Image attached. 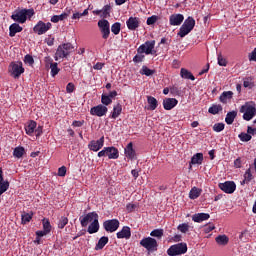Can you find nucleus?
Segmentation results:
<instances>
[{"label": "nucleus", "mask_w": 256, "mask_h": 256, "mask_svg": "<svg viewBox=\"0 0 256 256\" xmlns=\"http://www.w3.org/2000/svg\"><path fill=\"white\" fill-rule=\"evenodd\" d=\"M33 15H35V10L33 8L15 10L11 15V19H13L15 23L23 24L27 22V19H31Z\"/></svg>", "instance_id": "nucleus-1"}, {"label": "nucleus", "mask_w": 256, "mask_h": 256, "mask_svg": "<svg viewBox=\"0 0 256 256\" xmlns=\"http://www.w3.org/2000/svg\"><path fill=\"white\" fill-rule=\"evenodd\" d=\"M240 113L243 114L244 121H251L256 115V106L254 102H246L240 107Z\"/></svg>", "instance_id": "nucleus-2"}, {"label": "nucleus", "mask_w": 256, "mask_h": 256, "mask_svg": "<svg viewBox=\"0 0 256 256\" xmlns=\"http://www.w3.org/2000/svg\"><path fill=\"white\" fill-rule=\"evenodd\" d=\"M140 246L146 249L148 253H155V251L159 249V243L157 242V239L149 236L140 240Z\"/></svg>", "instance_id": "nucleus-3"}, {"label": "nucleus", "mask_w": 256, "mask_h": 256, "mask_svg": "<svg viewBox=\"0 0 256 256\" xmlns=\"http://www.w3.org/2000/svg\"><path fill=\"white\" fill-rule=\"evenodd\" d=\"M9 73L14 79H19L23 73H25V68L23 67V62L15 61L11 62L9 65Z\"/></svg>", "instance_id": "nucleus-4"}, {"label": "nucleus", "mask_w": 256, "mask_h": 256, "mask_svg": "<svg viewBox=\"0 0 256 256\" xmlns=\"http://www.w3.org/2000/svg\"><path fill=\"white\" fill-rule=\"evenodd\" d=\"M185 253H187V243L185 242L174 244L167 250L169 256L185 255Z\"/></svg>", "instance_id": "nucleus-5"}, {"label": "nucleus", "mask_w": 256, "mask_h": 256, "mask_svg": "<svg viewBox=\"0 0 256 256\" xmlns=\"http://www.w3.org/2000/svg\"><path fill=\"white\" fill-rule=\"evenodd\" d=\"M155 40L146 41L137 48V53H142L145 55H153L155 53Z\"/></svg>", "instance_id": "nucleus-6"}, {"label": "nucleus", "mask_w": 256, "mask_h": 256, "mask_svg": "<svg viewBox=\"0 0 256 256\" xmlns=\"http://www.w3.org/2000/svg\"><path fill=\"white\" fill-rule=\"evenodd\" d=\"M98 27L102 34V39H105V40L109 39V36L111 35V25L109 24V20L107 19L99 20Z\"/></svg>", "instance_id": "nucleus-7"}, {"label": "nucleus", "mask_w": 256, "mask_h": 256, "mask_svg": "<svg viewBox=\"0 0 256 256\" xmlns=\"http://www.w3.org/2000/svg\"><path fill=\"white\" fill-rule=\"evenodd\" d=\"M120 225L121 223L117 219L105 220L103 222V228L107 233H115Z\"/></svg>", "instance_id": "nucleus-8"}, {"label": "nucleus", "mask_w": 256, "mask_h": 256, "mask_svg": "<svg viewBox=\"0 0 256 256\" xmlns=\"http://www.w3.org/2000/svg\"><path fill=\"white\" fill-rule=\"evenodd\" d=\"M51 27H53V24H51L50 22L45 23L40 20L34 26L33 31L37 35H45V33H47V31H49V29H51Z\"/></svg>", "instance_id": "nucleus-9"}, {"label": "nucleus", "mask_w": 256, "mask_h": 256, "mask_svg": "<svg viewBox=\"0 0 256 256\" xmlns=\"http://www.w3.org/2000/svg\"><path fill=\"white\" fill-rule=\"evenodd\" d=\"M218 187L224 193L231 195V194L235 193V190L237 189V184H235L233 181H226L224 183H220L218 185Z\"/></svg>", "instance_id": "nucleus-10"}, {"label": "nucleus", "mask_w": 256, "mask_h": 256, "mask_svg": "<svg viewBox=\"0 0 256 256\" xmlns=\"http://www.w3.org/2000/svg\"><path fill=\"white\" fill-rule=\"evenodd\" d=\"M107 111H109L107 106L99 104L90 109V115H93L95 117H105V115H107Z\"/></svg>", "instance_id": "nucleus-11"}, {"label": "nucleus", "mask_w": 256, "mask_h": 256, "mask_svg": "<svg viewBox=\"0 0 256 256\" xmlns=\"http://www.w3.org/2000/svg\"><path fill=\"white\" fill-rule=\"evenodd\" d=\"M105 145V136H102L98 140H91L88 144V149L90 151H94L97 153V151H100V149H103V146Z\"/></svg>", "instance_id": "nucleus-12"}, {"label": "nucleus", "mask_w": 256, "mask_h": 256, "mask_svg": "<svg viewBox=\"0 0 256 256\" xmlns=\"http://www.w3.org/2000/svg\"><path fill=\"white\" fill-rule=\"evenodd\" d=\"M95 219H99L97 212H89L84 217H80V224L82 227H87L89 223L94 222Z\"/></svg>", "instance_id": "nucleus-13"}, {"label": "nucleus", "mask_w": 256, "mask_h": 256, "mask_svg": "<svg viewBox=\"0 0 256 256\" xmlns=\"http://www.w3.org/2000/svg\"><path fill=\"white\" fill-rule=\"evenodd\" d=\"M129 31H137L141 27V19L139 17H129L126 21Z\"/></svg>", "instance_id": "nucleus-14"}, {"label": "nucleus", "mask_w": 256, "mask_h": 256, "mask_svg": "<svg viewBox=\"0 0 256 256\" xmlns=\"http://www.w3.org/2000/svg\"><path fill=\"white\" fill-rule=\"evenodd\" d=\"M179 101L176 98H165L163 100V107L165 111H171L174 107H177Z\"/></svg>", "instance_id": "nucleus-15"}, {"label": "nucleus", "mask_w": 256, "mask_h": 256, "mask_svg": "<svg viewBox=\"0 0 256 256\" xmlns=\"http://www.w3.org/2000/svg\"><path fill=\"white\" fill-rule=\"evenodd\" d=\"M117 239H131V228L123 226L122 229L116 233Z\"/></svg>", "instance_id": "nucleus-16"}, {"label": "nucleus", "mask_w": 256, "mask_h": 256, "mask_svg": "<svg viewBox=\"0 0 256 256\" xmlns=\"http://www.w3.org/2000/svg\"><path fill=\"white\" fill-rule=\"evenodd\" d=\"M185 21V16L183 14H172L169 18L170 25L179 26Z\"/></svg>", "instance_id": "nucleus-17"}, {"label": "nucleus", "mask_w": 256, "mask_h": 256, "mask_svg": "<svg viewBox=\"0 0 256 256\" xmlns=\"http://www.w3.org/2000/svg\"><path fill=\"white\" fill-rule=\"evenodd\" d=\"M24 129L26 131V135L33 137V134L35 133V129H37V122L35 120L28 121L25 124Z\"/></svg>", "instance_id": "nucleus-18"}, {"label": "nucleus", "mask_w": 256, "mask_h": 256, "mask_svg": "<svg viewBox=\"0 0 256 256\" xmlns=\"http://www.w3.org/2000/svg\"><path fill=\"white\" fill-rule=\"evenodd\" d=\"M193 165H203V153H196L192 156L189 169H191Z\"/></svg>", "instance_id": "nucleus-19"}, {"label": "nucleus", "mask_w": 256, "mask_h": 256, "mask_svg": "<svg viewBox=\"0 0 256 256\" xmlns=\"http://www.w3.org/2000/svg\"><path fill=\"white\" fill-rule=\"evenodd\" d=\"M211 215L209 213H197L192 216L194 223H203V221L209 220Z\"/></svg>", "instance_id": "nucleus-20"}, {"label": "nucleus", "mask_w": 256, "mask_h": 256, "mask_svg": "<svg viewBox=\"0 0 256 256\" xmlns=\"http://www.w3.org/2000/svg\"><path fill=\"white\" fill-rule=\"evenodd\" d=\"M124 153L125 156L127 157V159H130L131 161H133V159H135V149H133V142H130L126 148L124 149Z\"/></svg>", "instance_id": "nucleus-21"}, {"label": "nucleus", "mask_w": 256, "mask_h": 256, "mask_svg": "<svg viewBox=\"0 0 256 256\" xmlns=\"http://www.w3.org/2000/svg\"><path fill=\"white\" fill-rule=\"evenodd\" d=\"M23 31V27L19 25V23H13L9 26V37H15L17 33H21Z\"/></svg>", "instance_id": "nucleus-22"}, {"label": "nucleus", "mask_w": 256, "mask_h": 256, "mask_svg": "<svg viewBox=\"0 0 256 256\" xmlns=\"http://www.w3.org/2000/svg\"><path fill=\"white\" fill-rule=\"evenodd\" d=\"M106 157H108V159H119V149L113 146L108 147Z\"/></svg>", "instance_id": "nucleus-23"}, {"label": "nucleus", "mask_w": 256, "mask_h": 256, "mask_svg": "<svg viewBox=\"0 0 256 256\" xmlns=\"http://www.w3.org/2000/svg\"><path fill=\"white\" fill-rule=\"evenodd\" d=\"M231 99H233V91H224L219 97L220 103L224 105H227Z\"/></svg>", "instance_id": "nucleus-24"}, {"label": "nucleus", "mask_w": 256, "mask_h": 256, "mask_svg": "<svg viewBox=\"0 0 256 256\" xmlns=\"http://www.w3.org/2000/svg\"><path fill=\"white\" fill-rule=\"evenodd\" d=\"M122 112H123V106L120 103H118L113 106V110L109 115V117L110 119H117V117H119V115H121Z\"/></svg>", "instance_id": "nucleus-25"}, {"label": "nucleus", "mask_w": 256, "mask_h": 256, "mask_svg": "<svg viewBox=\"0 0 256 256\" xmlns=\"http://www.w3.org/2000/svg\"><path fill=\"white\" fill-rule=\"evenodd\" d=\"M69 54L67 52V50H65L61 45L58 46L54 59L55 61H59V59H65V57H67Z\"/></svg>", "instance_id": "nucleus-26"}, {"label": "nucleus", "mask_w": 256, "mask_h": 256, "mask_svg": "<svg viewBox=\"0 0 256 256\" xmlns=\"http://www.w3.org/2000/svg\"><path fill=\"white\" fill-rule=\"evenodd\" d=\"M99 219H95L94 221L91 222V224L88 226L87 232L90 235H93V233H98L99 232Z\"/></svg>", "instance_id": "nucleus-27"}, {"label": "nucleus", "mask_w": 256, "mask_h": 256, "mask_svg": "<svg viewBox=\"0 0 256 256\" xmlns=\"http://www.w3.org/2000/svg\"><path fill=\"white\" fill-rule=\"evenodd\" d=\"M109 243V237L107 236H102L99 240L98 243L95 246V251H101L104 249L105 245Z\"/></svg>", "instance_id": "nucleus-28"}, {"label": "nucleus", "mask_w": 256, "mask_h": 256, "mask_svg": "<svg viewBox=\"0 0 256 256\" xmlns=\"http://www.w3.org/2000/svg\"><path fill=\"white\" fill-rule=\"evenodd\" d=\"M183 27H186V29H190V31H193L195 29V18L189 16L184 23L182 24Z\"/></svg>", "instance_id": "nucleus-29"}, {"label": "nucleus", "mask_w": 256, "mask_h": 256, "mask_svg": "<svg viewBox=\"0 0 256 256\" xmlns=\"http://www.w3.org/2000/svg\"><path fill=\"white\" fill-rule=\"evenodd\" d=\"M147 101L149 104V111H155V109H157V107L159 106V102H157V99L153 96H148Z\"/></svg>", "instance_id": "nucleus-30"}, {"label": "nucleus", "mask_w": 256, "mask_h": 256, "mask_svg": "<svg viewBox=\"0 0 256 256\" xmlns=\"http://www.w3.org/2000/svg\"><path fill=\"white\" fill-rule=\"evenodd\" d=\"M201 193H203V190L201 188L193 187L189 192L190 199H198V197H201Z\"/></svg>", "instance_id": "nucleus-31"}, {"label": "nucleus", "mask_w": 256, "mask_h": 256, "mask_svg": "<svg viewBox=\"0 0 256 256\" xmlns=\"http://www.w3.org/2000/svg\"><path fill=\"white\" fill-rule=\"evenodd\" d=\"M180 75L182 79H190V81H195V76H193V73L185 68H181Z\"/></svg>", "instance_id": "nucleus-32"}, {"label": "nucleus", "mask_w": 256, "mask_h": 256, "mask_svg": "<svg viewBox=\"0 0 256 256\" xmlns=\"http://www.w3.org/2000/svg\"><path fill=\"white\" fill-rule=\"evenodd\" d=\"M236 117L237 111L228 112L225 118V123H227V125H233V122L235 121Z\"/></svg>", "instance_id": "nucleus-33"}, {"label": "nucleus", "mask_w": 256, "mask_h": 256, "mask_svg": "<svg viewBox=\"0 0 256 256\" xmlns=\"http://www.w3.org/2000/svg\"><path fill=\"white\" fill-rule=\"evenodd\" d=\"M23 155H25V148L23 146H18L14 149L13 156L16 159H21V157H23Z\"/></svg>", "instance_id": "nucleus-34"}, {"label": "nucleus", "mask_w": 256, "mask_h": 256, "mask_svg": "<svg viewBox=\"0 0 256 256\" xmlns=\"http://www.w3.org/2000/svg\"><path fill=\"white\" fill-rule=\"evenodd\" d=\"M220 111H223L221 104H214L208 109V113H211V115H217Z\"/></svg>", "instance_id": "nucleus-35"}, {"label": "nucleus", "mask_w": 256, "mask_h": 256, "mask_svg": "<svg viewBox=\"0 0 256 256\" xmlns=\"http://www.w3.org/2000/svg\"><path fill=\"white\" fill-rule=\"evenodd\" d=\"M218 245H227L229 243V237L227 235H219L215 239Z\"/></svg>", "instance_id": "nucleus-36"}, {"label": "nucleus", "mask_w": 256, "mask_h": 256, "mask_svg": "<svg viewBox=\"0 0 256 256\" xmlns=\"http://www.w3.org/2000/svg\"><path fill=\"white\" fill-rule=\"evenodd\" d=\"M240 141H242V143H249V141H251V139H253V136H251L248 132H241L238 135Z\"/></svg>", "instance_id": "nucleus-37"}, {"label": "nucleus", "mask_w": 256, "mask_h": 256, "mask_svg": "<svg viewBox=\"0 0 256 256\" xmlns=\"http://www.w3.org/2000/svg\"><path fill=\"white\" fill-rule=\"evenodd\" d=\"M9 189V181L4 180L3 178L0 179V195H3Z\"/></svg>", "instance_id": "nucleus-38"}, {"label": "nucleus", "mask_w": 256, "mask_h": 256, "mask_svg": "<svg viewBox=\"0 0 256 256\" xmlns=\"http://www.w3.org/2000/svg\"><path fill=\"white\" fill-rule=\"evenodd\" d=\"M164 235L163 229H154L150 232V237H156V239H162Z\"/></svg>", "instance_id": "nucleus-39"}, {"label": "nucleus", "mask_w": 256, "mask_h": 256, "mask_svg": "<svg viewBox=\"0 0 256 256\" xmlns=\"http://www.w3.org/2000/svg\"><path fill=\"white\" fill-rule=\"evenodd\" d=\"M103 19H107L108 17H111V5H105L102 8V15Z\"/></svg>", "instance_id": "nucleus-40"}, {"label": "nucleus", "mask_w": 256, "mask_h": 256, "mask_svg": "<svg viewBox=\"0 0 256 256\" xmlns=\"http://www.w3.org/2000/svg\"><path fill=\"white\" fill-rule=\"evenodd\" d=\"M65 19H67V14H60L52 16L50 21L52 23H59V21H65Z\"/></svg>", "instance_id": "nucleus-41"}, {"label": "nucleus", "mask_w": 256, "mask_h": 256, "mask_svg": "<svg viewBox=\"0 0 256 256\" xmlns=\"http://www.w3.org/2000/svg\"><path fill=\"white\" fill-rule=\"evenodd\" d=\"M140 73L141 75H146V77H151V75H155V70H151L147 66H142Z\"/></svg>", "instance_id": "nucleus-42"}, {"label": "nucleus", "mask_w": 256, "mask_h": 256, "mask_svg": "<svg viewBox=\"0 0 256 256\" xmlns=\"http://www.w3.org/2000/svg\"><path fill=\"white\" fill-rule=\"evenodd\" d=\"M191 31L192 30H190L189 28H186L185 26H181L178 32V37H181L183 39V37H185L186 35H189Z\"/></svg>", "instance_id": "nucleus-43"}, {"label": "nucleus", "mask_w": 256, "mask_h": 256, "mask_svg": "<svg viewBox=\"0 0 256 256\" xmlns=\"http://www.w3.org/2000/svg\"><path fill=\"white\" fill-rule=\"evenodd\" d=\"M101 103H102V105H104V107H107V106L111 105V103H113V100H111V98H109V96H107V94H102L101 95Z\"/></svg>", "instance_id": "nucleus-44"}, {"label": "nucleus", "mask_w": 256, "mask_h": 256, "mask_svg": "<svg viewBox=\"0 0 256 256\" xmlns=\"http://www.w3.org/2000/svg\"><path fill=\"white\" fill-rule=\"evenodd\" d=\"M111 31L114 35H119V33H121V23L115 22L112 24Z\"/></svg>", "instance_id": "nucleus-45"}, {"label": "nucleus", "mask_w": 256, "mask_h": 256, "mask_svg": "<svg viewBox=\"0 0 256 256\" xmlns=\"http://www.w3.org/2000/svg\"><path fill=\"white\" fill-rule=\"evenodd\" d=\"M59 64H57V62H55L54 64H52V66H50L51 69V77H55L56 75H59V71H61V69H59L58 67Z\"/></svg>", "instance_id": "nucleus-46"}, {"label": "nucleus", "mask_w": 256, "mask_h": 256, "mask_svg": "<svg viewBox=\"0 0 256 256\" xmlns=\"http://www.w3.org/2000/svg\"><path fill=\"white\" fill-rule=\"evenodd\" d=\"M43 229L46 233H51V222H49V219L44 218L42 220Z\"/></svg>", "instance_id": "nucleus-47"}, {"label": "nucleus", "mask_w": 256, "mask_h": 256, "mask_svg": "<svg viewBox=\"0 0 256 256\" xmlns=\"http://www.w3.org/2000/svg\"><path fill=\"white\" fill-rule=\"evenodd\" d=\"M67 223H69V218H67V217H65V216H62V217L59 219L58 228H59V229H65V226L67 225Z\"/></svg>", "instance_id": "nucleus-48"}, {"label": "nucleus", "mask_w": 256, "mask_h": 256, "mask_svg": "<svg viewBox=\"0 0 256 256\" xmlns=\"http://www.w3.org/2000/svg\"><path fill=\"white\" fill-rule=\"evenodd\" d=\"M143 61H145V54L137 52V55H135L133 57V62L134 63H143Z\"/></svg>", "instance_id": "nucleus-49"}, {"label": "nucleus", "mask_w": 256, "mask_h": 256, "mask_svg": "<svg viewBox=\"0 0 256 256\" xmlns=\"http://www.w3.org/2000/svg\"><path fill=\"white\" fill-rule=\"evenodd\" d=\"M33 219V214L24 213L22 214V225H27Z\"/></svg>", "instance_id": "nucleus-50"}, {"label": "nucleus", "mask_w": 256, "mask_h": 256, "mask_svg": "<svg viewBox=\"0 0 256 256\" xmlns=\"http://www.w3.org/2000/svg\"><path fill=\"white\" fill-rule=\"evenodd\" d=\"M225 129V124L224 123H216L213 126V131L216 133H221Z\"/></svg>", "instance_id": "nucleus-51"}, {"label": "nucleus", "mask_w": 256, "mask_h": 256, "mask_svg": "<svg viewBox=\"0 0 256 256\" xmlns=\"http://www.w3.org/2000/svg\"><path fill=\"white\" fill-rule=\"evenodd\" d=\"M24 63L30 66L34 65L35 59H33V56H31L30 54H27L24 56Z\"/></svg>", "instance_id": "nucleus-52"}, {"label": "nucleus", "mask_w": 256, "mask_h": 256, "mask_svg": "<svg viewBox=\"0 0 256 256\" xmlns=\"http://www.w3.org/2000/svg\"><path fill=\"white\" fill-rule=\"evenodd\" d=\"M244 179L246 183H250V181H253V174L251 173V168L246 170L244 174Z\"/></svg>", "instance_id": "nucleus-53"}, {"label": "nucleus", "mask_w": 256, "mask_h": 256, "mask_svg": "<svg viewBox=\"0 0 256 256\" xmlns=\"http://www.w3.org/2000/svg\"><path fill=\"white\" fill-rule=\"evenodd\" d=\"M158 20H159V16L152 15V16L148 17L146 23H147V25H155V23H157Z\"/></svg>", "instance_id": "nucleus-54"}, {"label": "nucleus", "mask_w": 256, "mask_h": 256, "mask_svg": "<svg viewBox=\"0 0 256 256\" xmlns=\"http://www.w3.org/2000/svg\"><path fill=\"white\" fill-rule=\"evenodd\" d=\"M178 231H180L181 233H187V231H189V224L187 223H182L177 227Z\"/></svg>", "instance_id": "nucleus-55"}, {"label": "nucleus", "mask_w": 256, "mask_h": 256, "mask_svg": "<svg viewBox=\"0 0 256 256\" xmlns=\"http://www.w3.org/2000/svg\"><path fill=\"white\" fill-rule=\"evenodd\" d=\"M61 47H63L65 49V51L68 53V55H70V53L73 51L74 47L73 44L71 43H64L62 45H60Z\"/></svg>", "instance_id": "nucleus-56"}, {"label": "nucleus", "mask_w": 256, "mask_h": 256, "mask_svg": "<svg viewBox=\"0 0 256 256\" xmlns=\"http://www.w3.org/2000/svg\"><path fill=\"white\" fill-rule=\"evenodd\" d=\"M218 65L220 67H227V59L223 58L221 54L218 55Z\"/></svg>", "instance_id": "nucleus-57"}, {"label": "nucleus", "mask_w": 256, "mask_h": 256, "mask_svg": "<svg viewBox=\"0 0 256 256\" xmlns=\"http://www.w3.org/2000/svg\"><path fill=\"white\" fill-rule=\"evenodd\" d=\"M46 67H51L52 65H55L56 62H53V58L51 56H47L44 58Z\"/></svg>", "instance_id": "nucleus-58"}, {"label": "nucleus", "mask_w": 256, "mask_h": 256, "mask_svg": "<svg viewBox=\"0 0 256 256\" xmlns=\"http://www.w3.org/2000/svg\"><path fill=\"white\" fill-rule=\"evenodd\" d=\"M65 175H67V167L61 166L58 169V177H65Z\"/></svg>", "instance_id": "nucleus-59"}, {"label": "nucleus", "mask_w": 256, "mask_h": 256, "mask_svg": "<svg viewBox=\"0 0 256 256\" xmlns=\"http://www.w3.org/2000/svg\"><path fill=\"white\" fill-rule=\"evenodd\" d=\"M45 43H47L48 47H53V45H55V38L49 36L45 39Z\"/></svg>", "instance_id": "nucleus-60"}, {"label": "nucleus", "mask_w": 256, "mask_h": 256, "mask_svg": "<svg viewBox=\"0 0 256 256\" xmlns=\"http://www.w3.org/2000/svg\"><path fill=\"white\" fill-rule=\"evenodd\" d=\"M73 91H75V84H73L72 82H69L66 86V92L73 93Z\"/></svg>", "instance_id": "nucleus-61"}, {"label": "nucleus", "mask_w": 256, "mask_h": 256, "mask_svg": "<svg viewBox=\"0 0 256 256\" xmlns=\"http://www.w3.org/2000/svg\"><path fill=\"white\" fill-rule=\"evenodd\" d=\"M34 133H36V137H41L43 135V126L35 128Z\"/></svg>", "instance_id": "nucleus-62"}, {"label": "nucleus", "mask_w": 256, "mask_h": 256, "mask_svg": "<svg viewBox=\"0 0 256 256\" xmlns=\"http://www.w3.org/2000/svg\"><path fill=\"white\" fill-rule=\"evenodd\" d=\"M247 133L250 135H256V128H253L251 126H247Z\"/></svg>", "instance_id": "nucleus-63"}, {"label": "nucleus", "mask_w": 256, "mask_h": 256, "mask_svg": "<svg viewBox=\"0 0 256 256\" xmlns=\"http://www.w3.org/2000/svg\"><path fill=\"white\" fill-rule=\"evenodd\" d=\"M249 61H256V48L249 54Z\"/></svg>", "instance_id": "nucleus-64"}]
</instances>
